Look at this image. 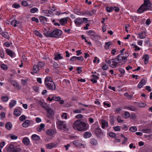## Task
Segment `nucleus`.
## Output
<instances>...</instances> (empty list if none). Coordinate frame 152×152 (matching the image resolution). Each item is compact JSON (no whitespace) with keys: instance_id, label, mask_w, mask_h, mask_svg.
Wrapping results in <instances>:
<instances>
[{"instance_id":"f257e3e1","label":"nucleus","mask_w":152,"mask_h":152,"mask_svg":"<svg viewBox=\"0 0 152 152\" xmlns=\"http://www.w3.org/2000/svg\"><path fill=\"white\" fill-rule=\"evenodd\" d=\"M73 128L79 131H84L87 130L89 127L88 124L77 120L73 124Z\"/></svg>"},{"instance_id":"f03ea898","label":"nucleus","mask_w":152,"mask_h":152,"mask_svg":"<svg viewBox=\"0 0 152 152\" xmlns=\"http://www.w3.org/2000/svg\"><path fill=\"white\" fill-rule=\"evenodd\" d=\"M121 55H119L116 58L113 59L112 60L111 63H112L110 65V67L115 68H116L121 64V61H123L124 62H126L125 60L127 58V57H122L121 58Z\"/></svg>"},{"instance_id":"7ed1b4c3","label":"nucleus","mask_w":152,"mask_h":152,"mask_svg":"<svg viewBox=\"0 0 152 152\" xmlns=\"http://www.w3.org/2000/svg\"><path fill=\"white\" fill-rule=\"evenodd\" d=\"M151 4L150 0H144L143 3L138 8L137 12L142 13L145 11L149 10L151 8Z\"/></svg>"},{"instance_id":"20e7f679","label":"nucleus","mask_w":152,"mask_h":152,"mask_svg":"<svg viewBox=\"0 0 152 152\" xmlns=\"http://www.w3.org/2000/svg\"><path fill=\"white\" fill-rule=\"evenodd\" d=\"M62 33V32L61 30L56 29L51 32H47L45 35L48 37L58 38Z\"/></svg>"},{"instance_id":"39448f33","label":"nucleus","mask_w":152,"mask_h":152,"mask_svg":"<svg viewBox=\"0 0 152 152\" xmlns=\"http://www.w3.org/2000/svg\"><path fill=\"white\" fill-rule=\"evenodd\" d=\"M56 125L57 128L59 129L64 130L67 129V124L66 121L57 119Z\"/></svg>"},{"instance_id":"423d86ee","label":"nucleus","mask_w":152,"mask_h":152,"mask_svg":"<svg viewBox=\"0 0 152 152\" xmlns=\"http://www.w3.org/2000/svg\"><path fill=\"white\" fill-rule=\"evenodd\" d=\"M8 152H19V150L17 148H14V146L12 145H9L7 148Z\"/></svg>"},{"instance_id":"0eeeda50","label":"nucleus","mask_w":152,"mask_h":152,"mask_svg":"<svg viewBox=\"0 0 152 152\" xmlns=\"http://www.w3.org/2000/svg\"><path fill=\"white\" fill-rule=\"evenodd\" d=\"M45 110L48 113L47 116L49 118L52 117L54 114V112L53 109L49 107H47L45 109Z\"/></svg>"},{"instance_id":"6e6552de","label":"nucleus","mask_w":152,"mask_h":152,"mask_svg":"<svg viewBox=\"0 0 152 152\" xmlns=\"http://www.w3.org/2000/svg\"><path fill=\"white\" fill-rule=\"evenodd\" d=\"M45 86L49 89L51 90H54L56 89V86L54 83L53 82L45 85Z\"/></svg>"},{"instance_id":"1a4fd4ad","label":"nucleus","mask_w":152,"mask_h":152,"mask_svg":"<svg viewBox=\"0 0 152 152\" xmlns=\"http://www.w3.org/2000/svg\"><path fill=\"white\" fill-rule=\"evenodd\" d=\"M42 13L45 16L50 17L53 15V13L51 11L48 10H45L42 11Z\"/></svg>"},{"instance_id":"9d476101","label":"nucleus","mask_w":152,"mask_h":152,"mask_svg":"<svg viewBox=\"0 0 152 152\" xmlns=\"http://www.w3.org/2000/svg\"><path fill=\"white\" fill-rule=\"evenodd\" d=\"M40 70L39 67L37 64H35L34 66L33 69V71L31 72L32 75H34L35 73H38Z\"/></svg>"},{"instance_id":"9b49d317","label":"nucleus","mask_w":152,"mask_h":152,"mask_svg":"<svg viewBox=\"0 0 152 152\" xmlns=\"http://www.w3.org/2000/svg\"><path fill=\"white\" fill-rule=\"evenodd\" d=\"M75 24L78 26L80 25L83 23V20L82 18H76L74 20Z\"/></svg>"},{"instance_id":"f8f14e48","label":"nucleus","mask_w":152,"mask_h":152,"mask_svg":"<svg viewBox=\"0 0 152 152\" xmlns=\"http://www.w3.org/2000/svg\"><path fill=\"white\" fill-rule=\"evenodd\" d=\"M84 58L82 56L77 57L76 56H73L70 58V61H74L77 60L80 61H83Z\"/></svg>"},{"instance_id":"ddd939ff","label":"nucleus","mask_w":152,"mask_h":152,"mask_svg":"<svg viewBox=\"0 0 152 152\" xmlns=\"http://www.w3.org/2000/svg\"><path fill=\"white\" fill-rule=\"evenodd\" d=\"M68 17L64 18H61L59 20V22L60 24L63 26L65 25L67 23Z\"/></svg>"},{"instance_id":"4468645a","label":"nucleus","mask_w":152,"mask_h":152,"mask_svg":"<svg viewBox=\"0 0 152 152\" xmlns=\"http://www.w3.org/2000/svg\"><path fill=\"white\" fill-rule=\"evenodd\" d=\"M146 84V81L144 79H142L137 85V87L139 88H141Z\"/></svg>"},{"instance_id":"2eb2a0df","label":"nucleus","mask_w":152,"mask_h":152,"mask_svg":"<svg viewBox=\"0 0 152 152\" xmlns=\"http://www.w3.org/2000/svg\"><path fill=\"white\" fill-rule=\"evenodd\" d=\"M102 128L104 129L105 128H107L108 126V122L104 120H102L101 121Z\"/></svg>"},{"instance_id":"dca6fc26","label":"nucleus","mask_w":152,"mask_h":152,"mask_svg":"<svg viewBox=\"0 0 152 152\" xmlns=\"http://www.w3.org/2000/svg\"><path fill=\"white\" fill-rule=\"evenodd\" d=\"M94 132L96 135L98 137H99L102 133L101 129L99 127H97L95 129Z\"/></svg>"},{"instance_id":"f3484780","label":"nucleus","mask_w":152,"mask_h":152,"mask_svg":"<svg viewBox=\"0 0 152 152\" xmlns=\"http://www.w3.org/2000/svg\"><path fill=\"white\" fill-rule=\"evenodd\" d=\"M91 76L92 77V78L91 79V81L93 83H96L97 82V80L99 79V77L95 75H92Z\"/></svg>"},{"instance_id":"a211bd4d","label":"nucleus","mask_w":152,"mask_h":152,"mask_svg":"<svg viewBox=\"0 0 152 152\" xmlns=\"http://www.w3.org/2000/svg\"><path fill=\"white\" fill-rule=\"evenodd\" d=\"M6 51L7 54L11 57H14L15 56V54L11 50L7 49L6 50Z\"/></svg>"},{"instance_id":"6ab92c4d","label":"nucleus","mask_w":152,"mask_h":152,"mask_svg":"<svg viewBox=\"0 0 152 152\" xmlns=\"http://www.w3.org/2000/svg\"><path fill=\"white\" fill-rule=\"evenodd\" d=\"M46 133L48 135H52L55 134L56 133V132L55 130L49 129L47 130Z\"/></svg>"},{"instance_id":"aec40b11","label":"nucleus","mask_w":152,"mask_h":152,"mask_svg":"<svg viewBox=\"0 0 152 152\" xmlns=\"http://www.w3.org/2000/svg\"><path fill=\"white\" fill-rule=\"evenodd\" d=\"M53 82L52 79L49 76H47L45 79V85L47 84L48 83H50Z\"/></svg>"},{"instance_id":"412c9836","label":"nucleus","mask_w":152,"mask_h":152,"mask_svg":"<svg viewBox=\"0 0 152 152\" xmlns=\"http://www.w3.org/2000/svg\"><path fill=\"white\" fill-rule=\"evenodd\" d=\"M31 139L35 141H39L40 139V137L36 134H33L31 136Z\"/></svg>"},{"instance_id":"4be33fe9","label":"nucleus","mask_w":152,"mask_h":152,"mask_svg":"<svg viewBox=\"0 0 152 152\" xmlns=\"http://www.w3.org/2000/svg\"><path fill=\"white\" fill-rule=\"evenodd\" d=\"M20 21L15 20H13L11 23V24L14 27L18 26L20 24Z\"/></svg>"},{"instance_id":"5701e85b","label":"nucleus","mask_w":152,"mask_h":152,"mask_svg":"<svg viewBox=\"0 0 152 152\" xmlns=\"http://www.w3.org/2000/svg\"><path fill=\"white\" fill-rule=\"evenodd\" d=\"M0 34L4 38L8 39L10 38V36L8 33L6 32L2 31L0 33Z\"/></svg>"},{"instance_id":"b1692460","label":"nucleus","mask_w":152,"mask_h":152,"mask_svg":"<svg viewBox=\"0 0 152 152\" xmlns=\"http://www.w3.org/2000/svg\"><path fill=\"white\" fill-rule=\"evenodd\" d=\"M16 101L14 100H11L9 103V106L10 108L14 107L16 104Z\"/></svg>"},{"instance_id":"393cba45","label":"nucleus","mask_w":152,"mask_h":152,"mask_svg":"<svg viewBox=\"0 0 152 152\" xmlns=\"http://www.w3.org/2000/svg\"><path fill=\"white\" fill-rule=\"evenodd\" d=\"M30 124V122L29 120H26L22 124V126L23 127H28Z\"/></svg>"},{"instance_id":"a878e982","label":"nucleus","mask_w":152,"mask_h":152,"mask_svg":"<svg viewBox=\"0 0 152 152\" xmlns=\"http://www.w3.org/2000/svg\"><path fill=\"white\" fill-rule=\"evenodd\" d=\"M138 35V37L140 39H144L146 37V33L145 31H143L141 33H139Z\"/></svg>"},{"instance_id":"bb28decb","label":"nucleus","mask_w":152,"mask_h":152,"mask_svg":"<svg viewBox=\"0 0 152 152\" xmlns=\"http://www.w3.org/2000/svg\"><path fill=\"white\" fill-rule=\"evenodd\" d=\"M11 83L12 85L16 88H17L18 89H19L20 88V86L19 83L16 82V81L12 80L11 81Z\"/></svg>"},{"instance_id":"cd10ccee","label":"nucleus","mask_w":152,"mask_h":152,"mask_svg":"<svg viewBox=\"0 0 152 152\" xmlns=\"http://www.w3.org/2000/svg\"><path fill=\"white\" fill-rule=\"evenodd\" d=\"M23 143L26 145H28L30 143V140L27 137H24L23 140Z\"/></svg>"},{"instance_id":"c85d7f7f","label":"nucleus","mask_w":152,"mask_h":152,"mask_svg":"<svg viewBox=\"0 0 152 152\" xmlns=\"http://www.w3.org/2000/svg\"><path fill=\"white\" fill-rule=\"evenodd\" d=\"M142 59H144L145 64H147L148 63L149 60V57L148 55L146 54L143 56Z\"/></svg>"},{"instance_id":"c756f323","label":"nucleus","mask_w":152,"mask_h":152,"mask_svg":"<svg viewBox=\"0 0 152 152\" xmlns=\"http://www.w3.org/2000/svg\"><path fill=\"white\" fill-rule=\"evenodd\" d=\"M39 20L41 23H43L47 22V18L43 16H40L39 17Z\"/></svg>"},{"instance_id":"7c9ffc66","label":"nucleus","mask_w":152,"mask_h":152,"mask_svg":"<svg viewBox=\"0 0 152 152\" xmlns=\"http://www.w3.org/2000/svg\"><path fill=\"white\" fill-rule=\"evenodd\" d=\"M14 114L16 116H18L21 115V112L19 110L15 109L14 110Z\"/></svg>"},{"instance_id":"2f4dec72","label":"nucleus","mask_w":152,"mask_h":152,"mask_svg":"<svg viewBox=\"0 0 152 152\" xmlns=\"http://www.w3.org/2000/svg\"><path fill=\"white\" fill-rule=\"evenodd\" d=\"M96 11L95 10H93L91 11H88L85 13V15H88L90 16H92L95 13Z\"/></svg>"},{"instance_id":"473e14b6","label":"nucleus","mask_w":152,"mask_h":152,"mask_svg":"<svg viewBox=\"0 0 152 152\" xmlns=\"http://www.w3.org/2000/svg\"><path fill=\"white\" fill-rule=\"evenodd\" d=\"M87 34L89 36L94 37L95 34V32L91 30H88L86 31Z\"/></svg>"},{"instance_id":"72a5a7b5","label":"nucleus","mask_w":152,"mask_h":152,"mask_svg":"<svg viewBox=\"0 0 152 152\" xmlns=\"http://www.w3.org/2000/svg\"><path fill=\"white\" fill-rule=\"evenodd\" d=\"M55 146V145L52 143H50L47 144L46 145V147L48 149H51L53 148Z\"/></svg>"},{"instance_id":"f704fd0d","label":"nucleus","mask_w":152,"mask_h":152,"mask_svg":"<svg viewBox=\"0 0 152 152\" xmlns=\"http://www.w3.org/2000/svg\"><path fill=\"white\" fill-rule=\"evenodd\" d=\"M45 126V125L43 124H41L37 128V130L38 132H40L42 130L43 128Z\"/></svg>"},{"instance_id":"c9c22d12","label":"nucleus","mask_w":152,"mask_h":152,"mask_svg":"<svg viewBox=\"0 0 152 152\" xmlns=\"http://www.w3.org/2000/svg\"><path fill=\"white\" fill-rule=\"evenodd\" d=\"M91 135V133L87 132H85L83 134V137L85 138H87L90 137Z\"/></svg>"},{"instance_id":"e433bc0d","label":"nucleus","mask_w":152,"mask_h":152,"mask_svg":"<svg viewBox=\"0 0 152 152\" xmlns=\"http://www.w3.org/2000/svg\"><path fill=\"white\" fill-rule=\"evenodd\" d=\"M63 59V57L61 56L60 54L56 55L54 58L55 60L58 61L60 59Z\"/></svg>"},{"instance_id":"4c0bfd02","label":"nucleus","mask_w":152,"mask_h":152,"mask_svg":"<svg viewBox=\"0 0 152 152\" xmlns=\"http://www.w3.org/2000/svg\"><path fill=\"white\" fill-rule=\"evenodd\" d=\"M12 125L11 123L7 122L5 124V127L8 130H10L12 127Z\"/></svg>"},{"instance_id":"58836bf2","label":"nucleus","mask_w":152,"mask_h":152,"mask_svg":"<svg viewBox=\"0 0 152 152\" xmlns=\"http://www.w3.org/2000/svg\"><path fill=\"white\" fill-rule=\"evenodd\" d=\"M38 103L41 105L45 110L47 107H46L47 105L44 102H42L40 101H39L38 102Z\"/></svg>"},{"instance_id":"ea45409f","label":"nucleus","mask_w":152,"mask_h":152,"mask_svg":"<svg viewBox=\"0 0 152 152\" xmlns=\"http://www.w3.org/2000/svg\"><path fill=\"white\" fill-rule=\"evenodd\" d=\"M37 65H38V66L39 67V69H41L44 67L45 64L44 62L39 61L38 62Z\"/></svg>"},{"instance_id":"a19ab883","label":"nucleus","mask_w":152,"mask_h":152,"mask_svg":"<svg viewBox=\"0 0 152 152\" xmlns=\"http://www.w3.org/2000/svg\"><path fill=\"white\" fill-rule=\"evenodd\" d=\"M130 115L129 113L128 112L126 111L124 112V114L122 115V116L125 118H127L129 117Z\"/></svg>"},{"instance_id":"79ce46f5","label":"nucleus","mask_w":152,"mask_h":152,"mask_svg":"<svg viewBox=\"0 0 152 152\" xmlns=\"http://www.w3.org/2000/svg\"><path fill=\"white\" fill-rule=\"evenodd\" d=\"M8 137L12 140H16L18 138L17 136L12 134H10L9 135Z\"/></svg>"},{"instance_id":"37998d69","label":"nucleus","mask_w":152,"mask_h":152,"mask_svg":"<svg viewBox=\"0 0 152 152\" xmlns=\"http://www.w3.org/2000/svg\"><path fill=\"white\" fill-rule=\"evenodd\" d=\"M112 45L111 43L110 42H105L104 45V48L106 50H108L109 49L110 46Z\"/></svg>"},{"instance_id":"c03bdc74","label":"nucleus","mask_w":152,"mask_h":152,"mask_svg":"<svg viewBox=\"0 0 152 152\" xmlns=\"http://www.w3.org/2000/svg\"><path fill=\"white\" fill-rule=\"evenodd\" d=\"M106 9L107 12H110L114 10V8L112 7H106Z\"/></svg>"},{"instance_id":"a18cd8bd","label":"nucleus","mask_w":152,"mask_h":152,"mask_svg":"<svg viewBox=\"0 0 152 152\" xmlns=\"http://www.w3.org/2000/svg\"><path fill=\"white\" fill-rule=\"evenodd\" d=\"M131 46L133 47L134 48V50L136 51L139 50H140V48L138 47L136 44L134 43H132L131 44Z\"/></svg>"},{"instance_id":"49530a36","label":"nucleus","mask_w":152,"mask_h":152,"mask_svg":"<svg viewBox=\"0 0 152 152\" xmlns=\"http://www.w3.org/2000/svg\"><path fill=\"white\" fill-rule=\"evenodd\" d=\"M90 142L92 145H96L97 143V140L94 139H91Z\"/></svg>"},{"instance_id":"de8ad7c7","label":"nucleus","mask_w":152,"mask_h":152,"mask_svg":"<svg viewBox=\"0 0 152 152\" xmlns=\"http://www.w3.org/2000/svg\"><path fill=\"white\" fill-rule=\"evenodd\" d=\"M0 56L2 58L4 57V52L3 49H0Z\"/></svg>"},{"instance_id":"09e8293b","label":"nucleus","mask_w":152,"mask_h":152,"mask_svg":"<svg viewBox=\"0 0 152 152\" xmlns=\"http://www.w3.org/2000/svg\"><path fill=\"white\" fill-rule=\"evenodd\" d=\"M34 33L35 34L40 38H42V34L40 33L37 30H35L34 31Z\"/></svg>"},{"instance_id":"8fccbe9b","label":"nucleus","mask_w":152,"mask_h":152,"mask_svg":"<svg viewBox=\"0 0 152 152\" xmlns=\"http://www.w3.org/2000/svg\"><path fill=\"white\" fill-rule=\"evenodd\" d=\"M137 129L136 126H133L130 128L129 130L132 132H135L137 131Z\"/></svg>"},{"instance_id":"3c124183","label":"nucleus","mask_w":152,"mask_h":152,"mask_svg":"<svg viewBox=\"0 0 152 152\" xmlns=\"http://www.w3.org/2000/svg\"><path fill=\"white\" fill-rule=\"evenodd\" d=\"M0 66L1 68L4 70H6L8 69L7 66L4 64H1Z\"/></svg>"},{"instance_id":"603ef678","label":"nucleus","mask_w":152,"mask_h":152,"mask_svg":"<svg viewBox=\"0 0 152 152\" xmlns=\"http://www.w3.org/2000/svg\"><path fill=\"white\" fill-rule=\"evenodd\" d=\"M53 99L55 101H59L61 99V98L59 96H53Z\"/></svg>"},{"instance_id":"864d4df0","label":"nucleus","mask_w":152,"mask_h":152,"mask_svg":"<svg viewBox=\"0 0 152 152\" xmlns=\"http://www.w3.org/2000/svg\"><path fill=\"white\" fill-rule=\"evenodd\" d=\"M38 11V9L36 7H34L30 10V12L32 13H35Z\"/></svg>"},{"instance_id":"5fc2aeb1","label":"nucleus","mask_w":152,"mask_h":152,"mask_svg":"<svg viewBox=\"0 0 152 152\" xmlns=\"http://www.w3.org/2000/svg\"><path fill=\"white\" fill-rule=\"evenodd\" d=\"M2 100L5 102H7L8 100V98L7 96H3L1 97Z\"/></svg>"},{"instance_id":"6e6d98bb","label":"nucleus","mask_w":152,"mask_h":152,"mask_svg":"<svg viewBox=\"0 0 152 152\" xmlns=\"http://www.w3.org/2000/svg\"><path fill=\"white\" fill-rule=\"evenodd\" d=\"M61 117L63 119H67V113H64L61 115Z\"/></svg>"},{"instance_id":"4d7b16f0","label":"nucleus","mask_w":152,"mask_h":152,"mask_svg":"<svg viewBox=\"0 0 152 152\" xmlns=\"http://www.w3.org/2000/svg\"><path fill=\"white\" fill-rule=\"evenodd\" d=\"M109 136L111 137L115 138V139L116 138V134L113 132H110L109 134Z\"/></svg>"},{"instance_id":"13d9d810","label":"nucleus","mask_w":152,"mask_h":152,"mask_svg":"<svg viewBox=\"0 0 152 152\" xmlns=\"http://www.w3.org/2000/svg\"><path fill=\"white\" fill-rule=\"evenodd\" d=\"M84 109H77L73 110V112L74 113H80L82 110H84Z\"/></svg>"},{"instance_id":"bf43d9fd","label":"nucleus","mask_w":152,"mask_h":152,"mask_svg":"<svg viewBox=\"0 0 152 152\" xmlns=\"http://www.w3.org/2000/svg\"><path fill=\"white\" fill-rule=\"evenodd\" d=\"M142 132L144 133H148L151 132L150 130L149 129H143L142 130Z\"/></svg>"},{"instance_id":"052dcab7","label":"nucleus","mask_w":152,"mask_h":152,"mask_svg":"<svg viewBox=\"0 0 152 152\" xmlns=\"http://www.w3.org/2000/svg\"><path fill=\"white\" fill-rule=\"evenodd\" d=\"M121 110L122 109L121 107H118L116 108L115 112L116 113L118 114L120 113V112L121 111Z\"/></svg>"},{"instance_id":"680f3d73","label":"nucleus","mask_w":152,"mask_h":152,"mask_svg":"<svg viewBox=\"0 0 152 152\" xmlns=\"http://www.w3.org/2000/svg\"><path fill=\"white\" fill-rule=\"evenodd\" d=\"M127 109L132 111H134L136 110L135 107L133 106L128 107H127Z\"/></svg>"},{"instance_id":"e2e57ef3","label":"nucleus","mask_w":152,"mask_h":152,"mask_svg":"<svg viewBox=\"0 0 152 152\" xmlns=\"http://www.w3.org/2000/svg\"><path fill=\"white\" fill-rule=\"evenodd\" d=\"M113 128L116 131H120L121 130L120 127L119 126L114 127Z\"/></svg>"},{"instance_id":"0e129e2a","label":"nucleus","mask_w":152,"mask_h":152,"mask_svg":"<svg viewBox=\"0 0 152 152\" xmlns=\"http://www.w3.org/2000/svg\"><path fill=\"white\" fill-rule=\"evenodd\" d=\"M73 144L75 146H78L82 145V144L79 143L77 141H75L73 142Z\"/></svg>"},{"instance_id":"69168bd1","label":"nucleus","mask_w":152,"mask_h":152,"mask_svg":"<svg viewBox=\"0 0 152 152\" xmlns=\"http://www.w3.org/2000/svg\"><path fill=\"white\" fill-rule=\"evenodd\" d=\"M12 7L14 8H18L20 7V6L19 4L15 3L12 5Z\"/></svg>"},{"instance_id":"338daca9","label":"nucleus","mask_w":152,"mask_h":152,"mask_svg":"<svg viewBox=\"0 0 152 152\" xmlns=\"http://www.w3.org/2000/svg\"><path fill=\"white\" fill-rule=\"evenodd\" d=\"M20 120L21 121H23L26 119V116L24 115H22L20 117Z\"/></svg>"},{"instance_id":"774afa93","label":"nucleus","mask_w":152,"mask_h":152,"mask_svg":"<svg viewBox=\"0 0 152 152\" xmlns=\"http://www.w3.org/2000/svg\"><path fill=\"white\" fill-rule=\"evenodd\" d=\"M99 59L97 57H95L93 61V62L94 63H95L96 61H97V63H98L99 62Z\"/></svg>"}]
</instances>
